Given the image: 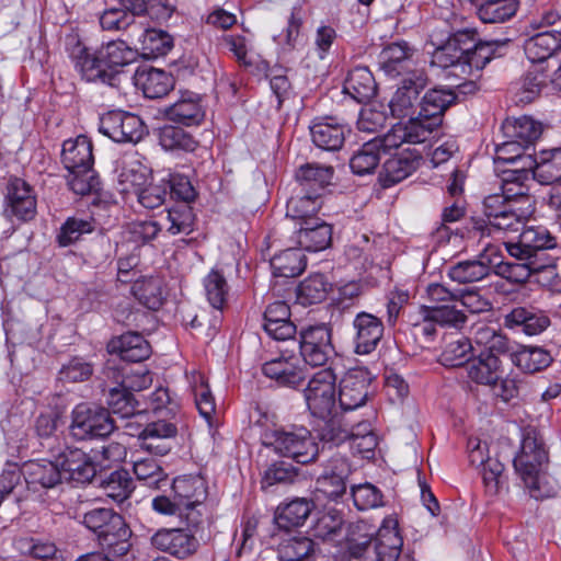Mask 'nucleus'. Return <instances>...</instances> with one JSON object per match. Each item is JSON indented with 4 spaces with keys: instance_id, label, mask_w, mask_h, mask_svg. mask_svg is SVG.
I'll list each match as a JSON object with an SVG mask.
<instances>
[{
    "instance_id": "5fc2aeb1",
    "label": "nucleus",
    "mask_w": 561,
    "mask_h": 561,
    "mask_svg": "<svg viewBox=\"0 0 561 561\" xmlns=\"http://www.w3.org/2000/svg\"><path fill=\"white\" fill-rule=\"evenodd\" d=\"M162 226L171 234H188L193 230L194 214L186 203L175 205L167 210Z\"/></svg>"
},
{
    "instance_id": "69168bd1",
    "label": "nucleus",
    "mask_w": 561,
    "mask_h": 561,
    "mask_svg": "<svg viewBox=\"0 0 561 561\" xmlns=\"http://www.w3.org/2000/svg\"><path fill=\"white\" fill-rule=\"evenodd\" d=\"M354 505L359 511L383 506L382 492L371 483H363L352 488Z\"/></svg>"
},
{
    "instance_id": "603ef678",
    "label": "nucleus",
    "mask_w": 561,
    "mask_h": 561,
    "mask_svg": "<svg viewBox=\"0 0 561 561\" xmlns=\"http://www.w3.org/2000/svg\"><path fill=\"white\" fill-rule=\"evenodd\" d=\"M131 293L148 309L157 310L162 306V280L159 277L137 279L131 286Z\"/></svg>"
},
{
    "instance_id": "79ce46f5",
    "label": "nucleus",
    "mask_w": 561,
    "mask_h": 561,
    "mask_svg": "<svg viewBox=\"0 0 561 561\" xmlns=\"http://www.w3.org/2000/svg\"><path fill=\"white\" fill-rule=\"evenodd\" d=\"M346 125L337 122L335 117H325L324 121L318 122V149L321 156L325 151H339L348 133Z\"/></svg>"
},
{
    "instance_id": "b1692460",
    "label": "nucleus",
    "mask_w": 561,
    "mask_h": 561,
    "mask_svg": "<svg viewBox=\"0 0 561 561\" xmlns=\"http://www.w3.org/2000/svg\"><path fill=\"white\" fill-rule=\"evenodd\" d=\"M22 473L27 488L33 491L51 489L64 481L58 459L31 460L22 467Z\"/></svg>"
},
{
    "instance_id": "f257e3e1",
    "label": "nucleus",
    "mask_w": 561,
    "mask_h": 561,
    "mask_svg": "<svg viewBox=\"0 0 561 561\" xmlns=\"http://www.w3.org/2000/svg\"><path fill=\"white\" fill-rule=\"evenodd\" d=\"M342 374L343 358L332 344V329L318 324V439L332 446L348 435L336 402V381Z\"/></svg>"
},
{
    "instance_id": "49530a36",
    "label": "nucleus",
    "mask_w": 561,
    "mask_h": 561,
    "mask_svg": "<svg viewBox=\"0 0 561 561\" xmlns=\"http://www.w3.org/2000/svg\"><path fill=\"white\" fill-rule=\"evenodd\" d=\"M519 8V0H485L477 5V14L483 23H504Z\"/></svg>"
},
{
    "instance_id": "9b49d317",
    "label": "nucleus",
    "mask_w": 561,
    "mask_h": 561,
    "mask_svg": "<svg viewBox=\"0 0 561 561\" xmlns=\"http://www.w3.org/2000/svg\"><path fill=\"white\" fill-rule=\"evenodd\" d=\"M99 130L115 142H138L146 135V126L138 115L110 111L100 117Z\"/></svg>"
},
{
    "instance_id": "20e7f679",
    "label": "nucleus",
    "mask_w": 561,
    "mask_h": 561,
    "mask_svg": "<svg viewBox=\"0 0 561 561\" xmlns=\"http://www.w3.org/2000/svg\"><path fill=\"white\" fill-rule=\"evenodd\" d=\"M548 462V453L542 440L535 430L525 432L522 440L520 451L514 458V468L530 496L535 499H548L551 491L541 490L539 481L543 472V465Z\"/></svg>"
},
{
    "instance_id": "f03ea898",
    "label": "nucleus",
    "mask_w": 561,
    "mask_h": 561,
    "mask_svg": "<svg viewBox=\"0 0 561 561\" xmlns=\"http://www.w3.org/2000/svg\"><path fill=\"white\" fill-rule=\"evenodd\" d=\"M403 539L398 530V522L393 517L383 519L376 536L359 534L356 542L348 545L347 561H397L401 553Z\"/></svg>"
},
{
    "instance_id": "aec40b11",
    "label": "nucleus",
    "mask_w": 561,
    "mask_h": 561,
    "mask_svg": "<svg viewBox=\"0 0 561 561\" xmlns=\"http://www.w3.org/2000/svg\"><path fill=\"white\" fill-rule=\"evenodd\" d=\"M58 463L65 481L90 482L96 473V463L80 448H66L58 456Z\"/></svg>"
},
{
    "instance_id": "de8ad7c7",
    "label": "nucleus",
    "mask_w": 561,
    "mask_h": 561,
    "mask_svg": "<svg viewBox=\"0 0 561 561\" xmlns=\"http://www.w3.org/2000/svg\"><path fill=\"white\" fill-rule=\"evenodd\" d=\"M262 370L266 377L275 379L282 386L291 388L301 386L306 379L301 369H296L283 358H275L265 363Z\"/></svg>"
},
{
    "instance_id": "13d9d810",
    "label": "nucleus",
    "mask_w": 561,
    "mask_h": 561,
    "mask_svg": "<svg viewBox=\"0 0 561 561\" xmlns=\"http://www.w3.org/2000/svg\"><path fill=\"white\" fill-rule=\"evenodd\" d=\"M204 290L208 302L215 309H222L227 302L229 286L221 272L213 268L204 278Z\"/></svg>"
},
{
    "instance_id": "dca6fc26",
    "label": "nucleus",
    "mask_w": 561,
    "mask_h": 561,
    "mask_svg": "<svg viewBox=\"0 0 561 561\" xmlns=\"http://www.w3.org/2000/svg\"><path fill=\"white\" fill-rule=\"evenodd\" d=\"M550 324L548 313L534 306H517L503 316L504 328L528 336L541 334Z\"/></svg>"
},
{
    "instance_id": "2eb2a0df",
    "label": "nucleus",
    "mask_w": 561,
    "mask_h": 561,
    "mask_svg": "<svg viewBox=\"0 0 561 561\" xmlns=\"http://www.w3.org/2000/svg\"><path fill=\"white\" fill-rule=\"evenodd\" d=\"M496 264V247L484 245L483 251L473 260L458 262L448 268V277L458 284L482 280L491 274Z\"/></svg>"
},
{
    "instance_id": "ddd939ff",
    "label": "nucleus",
    "mask_w": 561,
    "mask_h": 561,
    "mask_svg": "<svg viewBox=\"0 0 561 561\" xmlns=\"http://www.w3.org/2000/svg\"><path fill=\"white\" fill-rule=\"evenodd\" d=\"M512 41L510 38L479 41L473 47H462L460 73L473 76L480 72L492 59L507 54Z\"/></svg>"
},
{
    "instance_id": "7c9ffc66",
    "label": "nucleus",
    "mask_w": 561,
    "mask_h": 561,
    "mask_svg": "<svg viewBox=\"0 0 561 561\" xmlns=\"http://www.w3.org/2000/svg\"><path fill=\"white\" fill-rule=\"evenodd\" d=\"M414 48L407 42H394L385 47L380 54L383 70L390 76H408L417 70L412 59Z\"/></svg>"
},
{
    "instance_id": "393cba45",
    "label": "nucleus",
    "mask_w": 561,
    "mask_h": 561,
    "mask_svg": "<svg viewBox=\"0 0 561 561\" xmlns=\"http://www.w3.org/2000/svg\"><path fill=\"white\" fill-rule=\"evenodd\" d=\"M529 174L542 185L561 184V148L541 150L527 158Z\"/></svg>"
},
{
    "instance_id": "f8f14e48",
    "label": "nucleus",
    "mask_w": 561,
    "mask_h": 561,
    "mask_svg": "<svg viewBox=\"0 0 561 561\" xmlns=\"http://www.w3.org/2000/svg\"><path fill=\"white\" fill-rule=\"evenodd\" d=\"M373 375L365 368L350 370L339 385V403L341 415L343 412L355 410L364 405L371 394Z\"/></svg>"
},
{
    "instance_id": "37998d69",
    "label": "nucleus",
    "mask_w": 561,
    "mask_h": 561,
    "mask_svg": "<svg viewBox=\"0 0 561 561\" xmlns=\"http://www.w3.org/2000/svg\"><path fill=\"white\" fill-rule=\"evenodd\" d=\"M106 403L113 414L121 419L138 417L142 411L138 409V401L135 399L131 390L125 388L121 382L117 387L108 389Z\"/></svg>"
},
{
    "instance_id": "39448f33",
    "label": "nucleus",
    "mask_w": 561,
    "mask_h": 561,
    "mask_svg": "<svg viewBox=\"0 0 561 561\" xmlns=\"http://www.w3.org/2000/svg\"><path fill=\"white\" fill-rule=\"evenodd\" d=\"M360 528H348L341 511L333 506L318 511V539L321 538L323 546L334 543L335 551L332 552L334 561H347L344 556L348 554L350 541L356 542ZM331 553V551H329Z\"/></svg>"
},
{
    "instance_id": "0e129e2a",
    "label": "nucleus",
    "mask_w": 561,
    "mask_h": 561,
    "mask_svg": "<svg viewBox=\"0 0 561 561\" xmlns=\"http://www.w3.org/2000/svg\"><path fill=\"white\" fill-rule=\"evenodd\" d=\"M104 493L115 502H123L133 491V482L126 470L113 471L103 483Z\"/></svg>"
},
{
    "instance_id": "423d86ee",
    "label": "nucleus",
    "mask_w": 561,
    "mask_h": 561,
    "mask_svg": "<svg viewBox=\"0 0 561 561\" xmlns=\"http://www.w3.org/2000/svg\"><path fill=\"white\" fill-rule=\"evenodd\" d=\"M172 493L180 501L185 512L188 527H196L202 520L203 507L208 496V485L201 474H184L175 478Z\"/></svg>"
},
{
    "instance_id": "a211bd4d",
    "label": "nucleus",
    "mask_w": 561,
    "mask_h": 561,
    "mask_svg": "<svg viewBox=\"0 0 561 561\" xmlns=\"http://www.w3.org/2000/svg\"><path fill=\"white\" fill-rule=\"evenodd\" d=\"M178 434V427L168 419L149 422L137 433L141 449L158 456L167 455Z\"/></svg>"
},
{
    "instance_id": "052dcab7",
    "label": "nucleus",
    "mask_w": 561,
    "mask_h": 561,
    "mask_svg": "<svg viewBox=\"0 0 561 561\" xmlns=\"http://www.w3.org/2000/svg\"><path fill=\"white\" fill-rule=\"evenodd\" d=\"M159 139L165 150L194 151L197 146L188 133L175 126H163L160 129Z\"/></svg>"
},
{
    "instance_id": "4d7b16f0",
    "label": "nucleus",
    "mask_w": 561,
    "mask_h": 561,
    "mask_svg": "<svg viewBox=\"0 0 561 561\" xmlns=\"http://www.w3.org/2000/svg\"><path fill=\"white\" fill-rule=\"evenodd\" d=\"M313 551V541L305 536L284 538L278 546V556L283 561H304Z\"/></svg>"
},
{
    "instance_id": "a18cd8bd",
    "label": "nucleus",
    "mask_w": 561,
    "mask_h": 561,
    "mask_svg": "<svg viewBox=\"0 0 561 561\" xmlns=\"http://www.w3.org/2000/svg\"><path fill=\"white\" fill-rule=\"evenodd\" d=\"M311 508L312 504L306 499H296L277 507L275 523L280 529L288 531L291 527L302 525Z\"/></svg>"
},
{
    "instance_id": "4be33fe9",
    "label": "nucleus",
    "mask_w": 561,
    "mask_h": 561,
    "mask_svg": "<svg viewBox=\"0 0 561 561\" xmlns=\"http://www.w3.org/2000/svg\"><path fill=\"white\" fill-rule=\"evenodd\" d=\"M438 128L432 125V122L420 114L411 117L407 123H398L385 135L386 142L392 149L400 147L402 144H421L430 139L431 135Z\"/></svg>"
},
{
    "instance_id": "e433bc0d",
    "label": "nucleus",
    "mask_w": 561,
    "mask_h": 561,
    "mask_svg": "<svg viewBox=\"0 0 561 561\" xmlns=\"http://www.w3.org/2000/svg\"><path fill=\"white\" fill-rule=\"evenodd\" d=\"M559 48H561V32L547 31L529 37L524 45V50L533 64H543Z\"/></svg>"
},
{
    "instance_id": "338daca9",
    "label": "nucleus",
    "mask_w": 561,
    "mask_h": 561,
    "mask_svg": "<svg viewBox=\"0 0 561 561\" xmlns=\"http://www.w3.org/2000/svg\"><path fill=\"white\" fill-rule=\"evenodd\" d=\"M133 470L137 479L150 488H159V483L165 480L163 470L152 458L135 459Z\"/></svg>"
},
{
    "instance_id": "c9c22d12",
    "label": "nucleus",
    "mask_w": 561,
    "mask_h": 561,
    "mask_svg": "<svg viewBox=\"0 0 561 561\" xmlns=\"http://www.w3.org/2000/svg\"><path fill=\"white\" fill-rule=\"evenodd\" d=\"M419 157L412 153H401L389 158L379 173V183L389 188L411 175L419 167Z\"/></svg>"
},
{
    "instance_id": "6ab92c4d",
    "label": "nucleus",
    "mask_w": 561,
    "mask_h": 561,
    "mask_svg": "<svg viewBox=\"0 0 561 561\" xmlns=\"http://www.w3.org/2000/svg\"><path fill=\"white\" fill-rule=\"evenodd\" d=\"M507 253L516 259L541 250L557 248V238L545 226L523 227L517 242L504 241Z\"/></svg>"
},
{
    "instance_id": "774afa93",
    "label": "nucleus",
    "mask_w": 561,
    "mask_h": 561,
    "mask_svg": "<svg viewBox=\"0 0 561 561\" xmlns=\"http://www.w3.org/2000/svg\"><path fill=\"white\" fill-rule=\"evenodd\" d=\"M68 172V185L76 194L87 195L99 190L100 181L92 167Z\"/></svg>"
},
{
    "instance_id": "bb28decb",
    "label": "nucleus",
    "mask_w": 561,
    "mask_h": 561,
    "mask_svg": "<svg viewBox=\"0 0 561 561\" xmlns=\"http://www.w3.org/2000/svg\"><path fill=\"white\" fill-rule=\"evenodd\" d=\"M392 147L386 142V136L365 142L351 158L350 168L357 175L375 171L382 156L390 153Z\"/></svg>"
},
{
    "instance_id": "8fccbe9b",
    "label": "nucleus",
    "mask_w": 561,
    "mask_h": 561,
    "mask_svg": "<svg viewBox=\"0 0 561 561\" xmlns=\"http://www.w3.org/2000/svg\"><path fill=\"white\" fill-rule=\"evenodd\" d=\"M101 57L108 71L115 77V69L134 62L137 50L129 47L124 41H111L100 48Z\"/></svg>"
},
{
    "instance_id": "e2e57ef3",
    "label": "nucleus",
    "mask_w": 561,
    "mask_h": 561,
    "mask_svg": "<svg viewBox=\"0 0 561 561\" xmlns=\"http://www.w3.org/2000/svg\"><path fill=\"white\" fill-rule=\"evenodd\" d=\"M179 410V403L171 397L169 390L163 387L157 388L148 398V405L140 409L142 413L151 411L153 414L161 415L162 419L174 416Z\"/></svg>"
},
{
    "instance_id": "2f4dec72",
    "label": "nucleus",
    "mask_w": 561,
    "mask_h": 561,
    "mask_svg": "<svg viewBox=\"0 0 561 561\" xmlns=\"http://www.w3.org/2000/svg\"><path fill=\"white\" fill-rule=\"evenodd\" d=\"M167 116L170 121L182 125H198L205 116L199 95L191 91L183 92L180 99L167 110Z\"/></svg>"
},
{
    "instance_id": "0eeeda50",
    "label": "nucleus",
    "mask_w": 561,
    "mask_h": 561,
    "mask_svg": "<svg viewBox=\"0 0 561 561\" xmlns=\"http://www.w3.org/2000/svg\"><path fill=\"white\" fill-rule=\"evenodd\" d=\"M264 444L272 446L277 454L293 458L297 463L305 465L316 459V444L309 431L302 427L293 432L266 433Z\"/></svg>"
},
{
    "instance_id": "a878e982",
    "label": "nucleus",
    "mask_w": 561,
    "mask_h": 561,
    "mask_svg": "<svg viewBox=\"0 0 561 561\" xmlns=\"http://www.w3.org/2000/svg\"><path fill=\"white\" fill-rule=\"evenodd\" d=\"M333 95L345 93L358 103L370 101L377 93V83L371 71L367 67L353 68L344 80L343 89L332 90Z\"/></svg>"
},
{
    "instance_id": "ea45409f",
    "label": "nucleus",
    "mask_w": 561,
    "mask_h": 561,
    "mask_svg": "<svg viewBox=\"0 0 561 561\" xmlns=\"http://www.w3.org/2000/svg\"><path fill=\"white\" fill-rule=\"evenodd\" d=\"M136 83L148 99H159L173 89V77L157 68L142 69L136 75Z\"/></svg>"
},
{
    "instance_id": "680f3d73",
    "label": "nucleus",
    "mask_w": 561,
    "mask_h": 561,
    "mask_svg": "<svg viewBox=\"0 0 561 561\" xmlns=\"http://www.w3.org/2000/svg\"><path fill=\"white\" fill-rule=\"evenodd\" d=\"M517 261L518 262L515 263L501 261V255L496 249V264L494 265V271L497 275L506 278L511 283H526L535 273L530 270V264H528L527 260Z\"/></svg>"
},
{
    "instance_id": "bf43d9fd",
    "label": "nucleus",
    "mask_w": 561,
    "mask_h": 561,
    "mask_svg": "<svg viewBox=\"0 0 561 561\" xmlns=\"http://www.w3.org/2000/svg\"><path fill=\"white\" fill-rule=\"evenodd\" d=\"M472 343L468 337L449 342L440 354V363L448 367H459L470 363Z\"/></svg>"
},
{
    "instance_id": "f704fd0d",
    "label": "nucleus",
    "mask_w": 561,
    "mask_h": 561,
    "mask_svg": "<svg viewBox=\"0 0 561 561\" xmlns=\"http://www.w3.org/2000/svg\"><path fill=\"white\" fill-rule=\"evenodd\" d=\"M501 130L504 138L514 139L529 149L541 136L542 124L525 115L517 118H506L501 126Z\"/></svg>"
},
{
    "instance_id": "f3484780",
    "label": "nucleus",
    "mask_w": 561,
    "mask_h": 561,
    "mask_svg": "<svg viewBox=\"0 0 561 561\" xmlns=\"http://www.w3.org/2000/svg\"><path fill=\"white\" fill-rule=\"evenodd\" d=\"M4 214L9 218L27 221L35 217L36 197L32 187L22 179L9 181L5 194Z\"/></svg>"
},
{
    "instance_id": "4c0bfd02",
    "label": "nucleus",
    "mask_w": 561,
    "mask_h": 561,
    "mask_svg": "<svg viewBox=\"0 0 561 561\" xmlns=\"http://www.w3.org/2000/svg\"><path fill=\"white\" fill-rule=\"evenodd\" d=\"M467 371L476 383L495 386L502 377V362L491 353H480L476 359L468 363Z\"/></svg>"
},
{
    "instance_id": "a19ab883",
    "label": "nucleus",
    "mask_w": 561,
    "mask_h": 561,
    "mask_svg": "<svg viewBox=\"0 0 561 561\" xmlns=\"http://www.w3.org/2000/svg\"><path fill=\"white\" fill-rule=\"evenodd\" d=\"M553 358L551 354L539 346H520L512 353V363L526 374H535L548 368Z\"/></svg>"
},
{
    "instance_id": "58836bf2",
    "label": "nucleus",
    "mask_w": 561,
    "mask_h": 561,
    "mask_svg": "<svg viewBox=\"0 0 561 561\" xmlns=\"http://www.w3.org/2000/svg\"><path fill=\"white\" fill-rule=\"evenodd\" d=\"M456 101V94L449 90L433 89L425 93L420 102L419 114L438 127L443 122L444 112Z\"/></svg>"
},
{
    "instance_id": "412c9836",
    "label": "nucleus",
    "mask_w": 561,
    "mask_h": 561,
    "mask_svg": "<svg viewBox=\"0 0 561 561\" xmlns=\"http://www.w3.org/2000/svg\"><path fill=\"white\" fill-rule=\"evenodd\" d=\"M151 545L178 559L192 556L198 546L193 534L181 528H161L151 537Z\"/></svg>"
},
{
    "instance_id": "c03bdc74",
    "label": "nucleus",
    "mask_w": 561,
    "mask_h": 561,
    "mask_svg": "<svg viewBox=\"0 0 561 561\" xmlns=\"http://www.w3.org/2000/svg\"><path fill=\"white\" fill-rule=\"evenodd\" d=\"M421 314L436 321L442 328L461 329L467 322L463 310L458 308L457 302L437 306H422Z\"/></svg>"
},
{
    "instance_id": "6e6552de",
    "label": "nucleus",
    "mask_w": 561,
    "mask_h": 561,
    "mask_svg": "<svg viewBox=\"0 0 561 561\" xmlns=\"http://www.w3.org/2000/svg\"><path fill=\"white\" fill-rule=\"evenodd\" d=\"M114 427L113 419L103 408L81 403L72 411L70 432L77 439L105 437L114 431Z\"/></svg>"
},
{
    "instance_id": "9d476101",
    "label": "nucleus",
    "mask_w": 561,
    "mask_h": 561,
    "mask_svg": "<svg viewBox=\"0 0 561 561\" xmlns=\"http://www.w3.org/2000/svg\"><path fill=\"white\" fill-rule=\"evenodd\" d=\"M287 215L296 222L298 244L309 252L316 251V197L306 191L300 197H293L287 203Z\"/></svg>"
},
{
    "instance_id": "473e14b6",
    "label": "nucleus",
    "mask_w": 561,
    "mask_h": 561,
    "mask_svg": "<svg viewBox=\"0 0 561 561\" xmlns=\"http://www.w3.org/2000/svg\"><path fill=\"white\" fill-rule=\"evenodd\" d=\"M108 352L117 354L123 360L141 362L150 355V345L137 332H127L114 337L107 345Z\"/></svg>"
},
{
    "instance_id": "09e8293b",
    "label": "nucleus",
    "mask_w": 561,
    "mask_h": 561,
    "mask_svg": "<svg viewBox=\"0 0 561 561\" xmlns=\"http://www.w3.org/2000/svg\"><path fill=\"white\" fill-rule=\"evenodd\" d=\"M139 44L141 55L147 59H154L167 55L173 46V41L167 32L149 28L141 33Z\"/></svg>"
},
{
    "instance_id": "1a4fd4ad",
    "label": "nucleus",
    "mask_w": 561,
    "mask_h": 561,
    "mask_svg": "<svg viewBox=\"0 0 561 561\" xmlns=\"http://www.w3.org/2000/svg\"><path fill=\"white\" fill-rule=\"evenodd\" d=\"M67 50L76 71L83 80L113 84L114 76L106 68L100 49L92 51L72 36L67 42Z\"/></svg>"
},
{
    "instance_id": "cd10ccee",
    "label": "nucleus",
    "mask_w": 561,
    "mask_h": 561,
    "mask_svg": "<svg viewBox=\"0 0 561 561\" xmlns=\"http://www.w3.org/2000/svg\"><path fill=\"white\" fill-rule=\"evenodd\" d=\"M529 180V172L526 164L515 169L503 171L502 192L507 201H514L519 207L535 208V199L529 194V187L525 184Z\"/></svg>"
},
{
    "instance_id": "6e6d98bb",
    "label": "nucleus",
    "mask_w": 561,
    "mask_h": 561,
    "mask_svg": "<svg viewBox=\"0 0 561 561\" xmlns=\"http://www.w3.org/2000/svg\"><path fill=\"white\" fill-rule=\"evenodd\" d=\"M190 382L199 414L206 421H209L215 412L216 404L205 376L201 373H193Z\"/></svg>"
},
{
    "instance_id": "c85d7f7f",
    "label": "nucleus",
    "mask_w": 561,
    "mask_h": 561,
    "mask_svg": "<svg viewBox=\"0 0 561 561\" xmlns=\"http://www.w3.org/2000/svg\"><path fill=\"white\" fill-rule=\"evenodd\" d=\"M354 328L356 329L355 352L366 355L375 351L383 335L381 320L370 313L360 312L354 320Z\"/></svg>"
},
{
    "instance_id": "3c124183",
    "label": "nucleus",
    "mask_w": 561,
    "mask_h": 561,
    "mask_svg": "<svg viewBox=\"0 0 561 561\" xmlns=\"http://www.w3.org/2000/svg\"><path fill=\"white\" fill-rule=\"evenodd\" d=\"M535 208L528 207H519L516 206L506 214L497 217L491 224V227L494 228L495 236H497V241L503 240L510 233L518 232L525 224V220L533 215Z\"/></svg>"
},
{
    "instance_id": "864d4df0",
    "label": "nucleus",
    "mask_w": 561,
    "mask_h": 561,
    "mask_svg": "<svg viewBox=\"0 0 561 561\" xmlns=\"http://www.w3.org/2000/svg\"><path fill=\"white\" fill-rule=\"evenodd\" d=\"M271 266L275 276L295 277L305 271L306 261L300 250L287 249L272 259Z\"/></svg>"
},
{
    "instance_id": "5701e85b",
    "label": "nucleus",
    "mask_w": 561,
    "mask_h": 561,
    "mask_svg": "<svg viewBox=\"0 0 561 561\" xmlns=\"http://www.w3.org/2000/svg\"><path fill=\"white\" fill-rule=\"evenodd\" d=\"M116 172L118 190L126 195H135L150 178V169L136 152L124 154L118 161Z\"/></svg>"
},
{
    "instance_id": "7ed1b4c3",
    "label": "nucleus",
    "mask_w": 561,
    "mask_h": 561,
    "mask_svg": "<svg viewBox=\"0 0 561 561\" xmlns=\"http://www.w3.org/2000/svg\"><path fill=\"white\" fill-rule=\"evenodd\" d=\"M82 523L98 534L103 549L113 557H127L131 531L119 514L111 508L95 507L83 514Z\"/></svg>"
},
{
    "instance_id": "4468645a",
    "label": "nucleus",
    "mask_w": 561,
    "mask_h": 561,
    "mask_svg": "<svg viewBox=\"0 0 561 561\" xmlns=\"http://www.w3.org/2000/svg\"><path fill=\"white\" fill-rule=\"evenodd\" d=\"M426 85L427 76L424 70L410 71L404 76L389 102L392 116L400 118L413 114L420 93Z\"/></svg>"
},
{
    "instance_id": "c756f323",
    "label": "nucleus",
    "mask_w": 561,
    "mask_h": 561,
    "mask_svg": "<svg viewBox=\"0 0 561 561\" xmlns=\"http://www.w3.org/2000/svg\"><path fill=\"white\" fill-rule=\"evenodd\" d=\"M265 332L276 341H286L294 336L296 328L290 321L289 306L284 301L270 304L264 312Z\"/></svg>"
},
{
    "instance_id": "72a5a7b5",
    "label": "nucleus",
    "mask_w": 561,
    "mask_h": 561,
    "mask_svg": "<svg viewBox=\"0 0 561 561\" xmlns=\"http://www.w3.org/2000/svg\"><path fill=\"white\" fill-rule=\"evenodd\" d=\"M61 161L68 171L91 168L94 159L90 139L80 135L75 139L65 140L61 149Z\"/></svg>"
}]
</instances>
